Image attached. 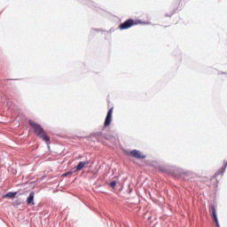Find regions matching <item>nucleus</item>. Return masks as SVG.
Listing matches in <instances>:
<instances>
[{"mask_svg": "<svg viewBox=\"0 0 227 227\" xmlns=\"http://www.w3.org/2000/svg\"><path fill=\"white\" fill-rule=\"evenodd\" d=\"M28 125H30V127L34 129V133L35 134V136H37V137H40V139L43 140L46 145H51V137L47 135V132L45 131V129H43V128H42L40 124L29 120Z\"/></svg>", "mask_w": 227, "mask_h": 227, "instance_id": "1", "label": "nucleus"}, {"mask_svg": "<svg viewBox=\"0 0 227 227\" xmlns=\"http://www.w3.org/2000/svg\"><path fill=\"white\" fill-rule=\"evenodd\" d=\"M137 24H139L138 21L129 19V20H127L126 21H124L123 23H121L119 26V29H121V30L129 29L130 27H132V26H137Z\"/></svg>", "mask_w": 227, "mask_h": 227, "instance_id": "2", "label": "nucleus"}, {"mask_svg": "<svg viewBox=\"0 0 227 227\" xmlns=\"http://www.w3.org/2000/svg\"><path fill=\"white\" fill-rule=\"evenodd\" d=\"M127 155H130L134 159H146V155L143 154L138 150H132V151L127 153Z\"/></svg>", "mask_w": 227, "mask_h": 227, "instance_id": "3", "label": "nucleus"}, {"mask_svg": "<svg viewBox=\"0 0 227 227\" xmlns=\"http://www.w3.org/2000/svg\"><path fill=\"white\" fill-rule=\"evenodd\" d=\"M112 118H113V107L110 108L107 112V114L105 120V127H109V125H111Z\"/></svg>", "mask_w": 227, "mask_h": 227, "instance_id": "4", "label": "nucleus"}, {"mask_svg": "<svg viewBox=\"0 0 227 227\" xmlns=\"http://www.w3.org/2000/svg\"><path fill=\"white\" fill-rule=\"evenodd\" d=\"M210 212L217 227H219V220H217V211L215 210V206H210Z\"/></svg>", "mask_w": 227, "mask_h": 227, "instance_id": "5", "label": "nucleus"}, {"mask_svg": "<svg viewBox=\"0 0 227 227\" xmlns=\"http://www.w3.org/2000/svg\"><path fill=\"white\" fill-rule=\"evenodd\" d=\"M94 137L99 142L104 143L106 141V134L102 132H97L94 134Z\"/></svg>", "mask_w": 227, "mask_h": 227, "instance_id": "6", "label": "nucleus"}, {"mask_svg": "<svg viewBox=\"0 0 227 227\" xmlns=\"http://www.w3.org/2000/svg\"><path fill=\"white\" fill-rule=\"evenodd\" d=\"M35 192H31L28 198L27 199V205H35Z\"/></svg>", "mask_w": 227, "mask_h": 227, "instance_id": "7", "label": "nucleus"}, {"mask_svg": "<svg viewBox=\"0 0 227 227\" xmlns=\"http://www.w3.org/2000/svg\"><path fill=\"white\" fill-rule=\"evenodd\" d=\"M86 164H88V161H80L76 166L75 171H81V169H82Z\"/></svg>", "mask_w": 227, "mask_h": 227, "instance_id": "8", "label": "nucleus"}, {"mask_svg": "<svg viewBox=\"0 0 227 227\" xmlns=\"http://www.w3.org/2000/svg\"><path fill=\"white\" fill-rule=\"evenodd\" d=\"M15 196H17V193L10 192H8L6 195H4V198H11V199H13V198H15Z\"/></svg>", "mask_w": 227, "mask_h": 227, "instance_id": "9", "label": "nucleus"}, {"mask_svg": "<svg viewBox=\"0 0 227 227\" xmlns=\"http://www.w3.org/2000/svg\"><path fill=\"white\" fill-rule=\"evenodd\" d=\"M114 137L111 135H105V140L106 141H113Z\"/></svg>", "mask_w": 227, "mask_h": 227, "instance_id": "10", "label": "nucleus"}, {"mask_svg": "<svg viewBox=\"0 0 227 227\" xmlns=\"http://www.w3.org/2000/svg\"><path fill=\"white\" fill-rule=\"evenodd\" d=\"M110 186H112L113 188L116 187V181H112L110 183Z\"/></svg>", "mask_w": 227, "mask_h": 227, "instance_id": "11", "label": "nucleus"}, {"mask_svg": "<svg viewBox=\"0 0 227 227\" xmlns=\"http://www.w3.org/2000/svg\"><path fill=\"white\" fill-rule=\"evenodd\" d=\"M67 175H72V172H67L64 175V176H67Z\"/></svg>", "mask_w": 227, "mask_h": 227, "instance_id": "12", "label": "nucleus"}]
</instances>
